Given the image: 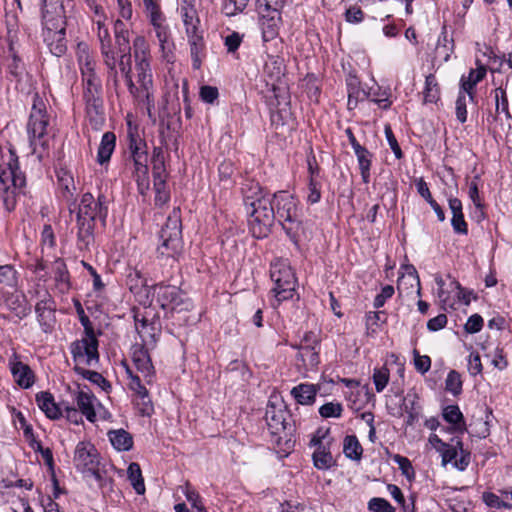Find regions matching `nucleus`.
<instances>
[{
	"label": "nucleus",
	"instance_id": "e2e57ef3",
	"mask_svg": "<svg viewBox=\"0 0 512 512\" xmlns=\"http://www.w3.org/2000/svg\"><path fill=\"white\" fill-rule=\"evenodd\" d=\"M159 43V52L161 54V58L163 61L167 63H173L175 60V45L172 41L171 37L168 39H164L163 42Z\"/></svg>",
	"mask_w": 512,
	"mask_h": 512
},
{
	"label": "nucleus",
	"instance_id": "c03bdc74",
	"mask_svg": "<svg viewBox=\"0 0 512 512\" xmlns=\"http://www.w3.org/2000/svg\"><path fill=\"white\" fill-rule=\"evenodd\" d=\"M423 99L424 103H436L440 99V86L436 76L432 73L425 77Z\"/></svg>",
	"mask_w": 512,
	"mask_h": 512
},
{
	"label": "nucleus",
	"instance_id": "b1692460",
	"mask_svg": "<svg viewBox=\"0 0 512 512\" xmlns=\"http://www.w3.org/2000/svg\"><path fill=\"white\" fill-rule=\"evenodd\" d=\"M9 366L15 382L21 388L28 389L34 384V372L27 364L19 361L16 354L9 360Z\"/></svg>",
	"mask_w": 512,
	"mask_h": 512
},
{
	"label": "nucleus",
	"instance_id": "a211bd4d",
	"mask_svg": "<svg viewBox=\"0 0 512 512\" xmlns=\"http://www.w3.org/2000/svg\"><path fill=\"white\" fill-rule=\"evenodd\" d=\"M320 344L316 336L306 333L299 345L298 358L302 361L306 370H314L320 363Z\"/></svg>",
	"mask_w": 512,
	"mask_h": 512
},
{
	"label": "nucleus",
	"instance_id": "dca6fc26",
	"mask_svg": "<svg viewBox=\"0 0 512 512\" xmlns=\"http://www.w3.org/2000/svg\"><path fill=\"white\" fill-rule=\"evenodd\" d=\"M41 24L42 29H57L66 26V12L63 0H42Z\"/></svg>",
	"mask_w": 512,
	"mask_h": 512
},
{
	"label": "nucleus",
	"instance_id": "4d7b16f0",
	"mask_svg": "<svg viewBox=\"0 0 512 512\" xmlns=\"http://www.w3.org/2000/svg\"><path fill=\"white\" fill-rule=\"evenodd\" d=\"M462 385L461 375L456 370H451L445 380L446 391L458 396L462 393Z\"/></svg>",
	"mask_w": 512,
	"mask_h": 512
},
{
	"label": "nucleus",
	"instance_id": "a18cd8bd",
	"mask_svg": "<svg viewBox=\"0 0 512 512\" xmlns=\"http://www.w3.org/2000/svg\"><path fill=\"white\" fill-rule=\"evenodd\" d=\"M478 180L479 176H475L473 180H471L468 184V196L470 200L473 202L475 209H476V216L478 220L485 219V213H484V202L482 198L480 197L479 188H478Z\"/></svg>",
	"mask_w": 512,
	"mask_h": 512
},
{
	"label": "nucleus",
	"instance_id": "cd10ccee",
	"mask_svg": "<svg viewBox=\"0 0 512 512\" xmlns=\"http://www.w3.org/2000/svg\"><path fill=\"white\" fill-rule=\"evenodd\" d=\"M155 291L157 294V301L164 309L169 307L174 309L181 302L180 290L176 286L158 284L155 285Z\"/></svg>",
	"mask_w": 512,
	"mask_h": 512
},
{
	"label": "nucleus",
	"instance_id": "37998d69",
	"mask_svg": "<svg viewBox=\"0 0 512 512\" xmlns=\"http://www.w3.org/2000/svg\"><path fill=\"white\" fill-rule=\"evenodd\" d=\"M354 153L357 157L362 181L367 184L370 181L372 154L365 147L358 148Z\"/></svg>",
	"mask_w": 512,
	"mask_h": 512
},
{
	"label": "nucleus",
	"instance_id": "ea45409f",
	"mask_svg": "<svg viewBox=\"0 0 512 512\" xmlns=\"http://www.w3.org/2000/svg\"><path fill=\"white\" fill-rule=\"evenodd\" d=\"M131 50L135 62H151L150 45L143 35H137L133 39Z\"/></svg>",
	"mask_w": 512,
	"mask_h": 512
},
{
	"label": "nucleus",
	"instance_id": "1a4fd4ad",
	"mask_svg": "<svg viewBox=\"0 0 512 512\" xmlns=\"http://www.w3.org/2000/svg\"><path fill=\"white\" fill-rule=\"evenodd\" d=\"M270 277L275 284L273 291L279 302L293 297L297 280L286 260L278 259L271 264Z\"/></svg>",
	"mask_w": 512,
	"mask_h": 512
},
{
	"label": "nucleus",
	"instance_id": "8fccbe9b",
	"mask_svg": "<svg viewBox=\"0 0 512 512\" xmlns=\"http://www.w3.org/2000/svg\"><path fill=\"white\" fill-rule=\"evenodd\" d=\"M59 187L61 189L62 197L69 202L74 194L75 186L72 175L65 171L61 170L57 173Z\"/></svg>",
	"mask_w": 512,
	"mask_h": 512
},
{
	"label": "nucleus",
	"instance_id": "473e14b6",
	"mask_svg": "<svg viewBox=\"0 0 512 512\" xmlns=\"http://www.w3.org/2000/svg\"><path fill=\"white\" fill-rule=\"evenodd\" d=\"M54 280L57 289L61 293H66L71 287L70 275L63 259L57 258L53 263Z\"/></svg>",
	"mask_w": 512,
	"mask_h": 512
},
{
	"label": "nucleus",
	"instance_id": "f257e3e1",
	"mask_svg": "<svg viewBox=\"0 0 512 512\" xmlns=\"http://www.w3.org/2000/svg\"><path fill=\"white\" fill-rule=\"evenodd\" d=\"M247 213L250 215L249 225L255 238L266 237L275 220L272 198L265 193L257 182L247 181L242 188Z\"/></svg>",
	"mask_w": 512,
	"mask_h": 512
},
{
	"label": "nucleus",
	"instance_id": "20e7f679",
	"mask_svg": "<svg viewBox=\"0 0 512 512\" xmlns=\"http://www.w3.org/2000/svg\"><path fill=\"white\" fill-rule=\"evenodd\" d=\"M136 70V84L132 80V59L130 60V69L128 74H120L119 79L122 78L125 84L138 103L146 106L147 111L150 113L155 104V89L153 84V74L151 69V62H135Z\"/></svg>",
	"mask_w": 512,
	"mask_h": 512
},
{
	"label": "nucleus",
	"instance_id": "13d9d810",
	"mask_svg": "<svg viewBox=\"0 0 512 512\" xmlns=\"http://www.w3.org/2000/svg\"><path fill=\"white\" fill-rule=\"evenodd\" d=\"M164 96L167 103H174L179 100V79L173 75L165 79Z\"/></svg>",
	"mask_w": 512,
	"mask_h": 512
},
{
	"label": "nucleus",
	"instance_id": "0eeeda50",
	"mask_svg": "<svg viewBox=\"0 0 512 512\" xmlns=\"http://www.w3.org/2000/svg\"><path fill=\"white\" fill-rule=\"evenodd\" d=\"M105 21L106 17L105 15H102L95 17L94 24L96 25V32L100 42V51L107 72L106 87L108 90H113L118 95L119 80L117 70V53L112 44L110 32Z\"/></svg>",
	"mask_w": 512,
	"mask_h": 512
},
{
	"label": "nucleus",
	"instance_id": "4c0bfd02",
	"mask_svg": "<svg viewBox=\"0 0 512 512\" xmlns=\"http://www.w3.org/2000/svg\"><path fill=\"white\" fill-rule=\"evenodd\" d=\"M112 446L118 451H129L133 447V438L124 429L111 430L108 432Z\"/></svg>",
	"mask_w": 512,
	"mask_h": 512
},
{
	"label": "nucleus",
	"instance_id": "f3484780",
	"mask_svg": "<svg viewBox=\"0 0 512 512\" xmlns=\"http://www.w3.org/2000/svg\"><path fill=\"white\" fill-rule=\"evenodd\" d=\"M75 366H94L99 362L98 340L75 341L71 344Z\"/></svg>",
	"mask_w": 512,
	"mask_h": 512
},
{
	"label": "nucleus",
	"instance_id": "2f4dec72",
	"mask_svg": "<svg viewBox=\"0 0 512 512\" xmlns=\"http://www.w3.org/2000/svg\"><path fill=\"white\" fill-rule=\"evenodd\" d=\"M55 303L50 294L45 290L39 302L35 306L38 321L41 325H47L53 317Z\"/></svg>",
	"mask_w": 512,
	"mask_h": 512
},
{
	"label": "nucleus",
	"instance_id": "ddd939ff",
	"mask_svg": "<svg viewBox=\"0 0 512 512\" xmlns=\"http://www.w3.org/2000/svg\"><path fill=\"white\" fill-rule=\"evenodd\" d=\"M115 43L114 46L117 53V70L118 74H128L130 69V60L132 58L129 30L124 22L117 19L114 23Z\"/></svg>",
	"mask_w": 512,
	"mask_h": 512
},
{
	"label": "nucleus",
	"instance_id": "4be33fe9",
	"mask_svg": "<svg viewBox=\"0 0 512 512\" xmlns=\"http://www.w3.org/2000/svg\"><path fill=\"white\" fill-rule=\"evenodd\" d=\"M203 33L204 31L202 29L186 33L190 48L192 67L194 70H199L201 68L202 63L207 56V47Z\"/></svg>",
	"mask_w": 512,
	"mask_h": 512
},
{
	"label": "nucleus",
	"instance_id": "680f3d73",
	"mask_svg": "<svg viewBox=\"0 0 512 512\" xmlns=\"http://www.w3.org/2000/svg\"><path fill=\"white\" fill-rule=\"evenodd\" d=\"M482 500L483 502L490 508H496V509H512V504L509 502L502 501L499 496L492 492H484L482 494Z\"/></svg>",
	"mask_w": 512,
	"mask_h": 512
},
{
	"label": "nucleus",
	"instance_id": "6e6552de",
	"mask_svg": "<svg viewBox=\"0 0 512 512\" xmlns=\"http://www.w3.org/2000/svg\"><path fill=\"white\" fill-rule=\"evenodd\" d=\"M275 218L277 217L290 240L298 246L301 222L295 198L287 192L274 194Z\"/></svg>",
	"mask_w": 512,
	"mask_h": 512
},
{
	"label": "nucleus",
	"instance_id": "5fc2aeb1",
	"mask_svg": "<svg viewBox=\"0 0 512 512\" xmlns=\"http://www.w3.org/2000/svg\"><path fill=\"white\" fill-rule=\"evenodd\" d=\"M452 441H455V445L446 443L442 448H438L443 465L455 460L458 455V450H460L461 453L464 452L463 443L459 438L453 439Z\"/></svg>",
	"mask_w": 512,
	"mask_h": 512
},
{
	"label": "nucleus",
	"instance_id": "052dcab7",
	"mask_svg": "<svg viewBox=\"0 0 512 512\" xmlns=\"http://www.w3.org/2000/svg\"><path fill=\"white\" fill-rule=\"evenodd\" d=\"M343 406L338 402H327L319 408V414L323 418H340Z\"/></svg>",
	"mask_w": 512,
	"mask_h": 512
},
{
	"label": "nucleus",
	"instance_id": "4468645a",
	"mask_svg": "<svg viewBox=\"0 0 512 512\" xmlns=\"http://www.w3.org/2000/svg\"><path fill=\"white\" fill-rule=\"evenodd\" d=\"M128 140L129 150L134 161L137 180L140 181L141 178L142 180H145L148 172L147 144L145 140L140 136L139 130H129Z\"/></svg>",
	"mask_w": 512,
	"mask_h": 512
},
{
	"label": "nucleus",
	"instance_id": "864d4df0",
	"mask_svg": "<svg viewBox=\"0 0 512 512\" xmlns=\"http://www.w3.org/2000/svg\"><path fill=\"white\" fill-rule=\"evenodd\" d=\"M127 473L128 479L131 482V485L133 486L136 493L139 495L144 494L145 485L139 464L135 462L131 463L128 466Z\"/></svg>",
	"mask_w": 512,
	"mask_h": 512
},
{
	"label": "nucleus",
	"instance_id": "bf43d9fd",
	"mask_svg": "<svg viewBox=\"0 0 512 512\" xmlns=\"http://www.w3.org/2000/svg\"><path fill=\"white\" fill-rule=\"evenodd\" d=\"M389 369L385 366L381 368H375L373 372V382L375 389L378 393L382 392L389 382Z\"/></svg>",
	"mask_w": 512,
	"mask_h": 512
},
{
	"label": "nucleus",
	"instance_id": "9b49d317",
	"mask_svg": "<svg viewBox=\"0 0 512 512\" xmlns=\"http://www.w3.org/2000/svg\"><path fill=\"white\" fill-rule=\"evenodd\" d=\"M290 419L289 412L282 405L277 406L269 403L266 408L265 420L269 432L275 437V441L279 444L282 439H287L292 432V425L288 421Z\"/></svg>",
	"mask_w": 512,
	"mask_h": 512
},
{
	"label": "nucleus",
	"instance_id": "f03ea898",
	"mask_svg": "<svg viewBox=\"0 0 512 512\" xmlns=\"http://www.w3.org/2000/svg\"><path fill=\"white\" fill-rule=\"evenodd\" d=\"M108 214L106 197L99 195L97 199L91 193H85L77 209V247L81 251L89 250L94 243V228L97 218L105 221Z\"/></svg>",
	"mask_w": 512,
	"mask_h": 512
},
{
	"label": "nucleus",
	"instance_id": "338daca9",
	"mask_svg": "<svg viewBox=\"0 0 512 512\" xmlns=\"http://www.w3.org/2000/svg\"><path fill=\"white\" fill-rule=\"evenodd\" d=\"M415 369L421 373H427L431 368V358L428 355H420L417 349L413 350Z\"/></svg>",
	"mask_w": 512,
	"mask_h": 512
},
{
	"label": "nucleus",
	"instance_id": "c85d7f7f",
	"mask_svg": "<svg viewBox=\"0 0 512 512\" xmlns=\"http://www.w3.org/2000/svg\"><path fill=\"white\" fill-rule=\"evenodd\" d=\"M28 138L33 153L41 159L49 149L51 136L46 130H28Z\"/></svg>",
	"mask_w": 512,
	"mask_h": 512
},
{
	"label": "nucleus",
	"instance_id": "49530a36",
	"mask_svg": "<svg viewBox=\"0 0 512 512\" xmlns=\"http://www.w3.org/2000/svg\"><path fill=\"white\" fill-rule=\"evenodd\" d=\"M152 174L154 181H157V185L161 186L162 181L166 180V169L164 164V157L162 154V150L159 147H155L153 151V158H152Z\"/></svg>",
	"mask_w": 512,
	"mask_h": 512
},
{
	"label": "nucleus",
	"instance_id": "39448f33",
	"mask_svg": "<svg viewBox=\"0 0 512 512\" xmlns=\"http://www.w3.org/2000/svg\"><path fill=\"white\" fill-rule=\"evenodd\" d=\"M183 249L180 209L174 208L159 232L157 258L176 260Z\"/></svg>",
	"mask_w": 512,
	"mask_h": 512
},
{
	"label": "nucleus",
	"instance_id": "0e129e2a",
	"mask_svg": "<svg viewBox=\"0 0 512 512\" xmlns=\"http://www.w3.org/2000/svg\"><path fill=\"white\" fill-rule=\"evenodd\" d=\"M371 512H396V509L384 498L374 497L368 502Z\"/></svg>",
	"mask_w": 512,
	"mask_h": 512
},
{
	"label": "nucleus",
	"instance_id": "e433bc0d",
	"mask_svg": "<svg viewBox=\"0 0 512 512\" xmlns=\"http://www.w3.org/2000/svg\"><path fill=\"white\" fill-rule=\"evenodd\" d=\"M86 121L90 128H99L104 124L103 100H99V103H86Z\"/></svg>",
	"mask_w": 512,
	"mask_h": 512
},
{
	"label": "nucleus",
	"instance_id": "bb28decb",
	"mask_svg": "<svg viewBox=\"0 0 512 512\" xmlns=\"http://www.w3.org/2000/svg\"><path fill=\"white\" fill-rule=\"evenodd\" d=\"M146 346L147 345L144 344L134 346L132 360L137 370L142 373L144 377H151L154 373V367Z\"/></svg>",
	"mask_w": 512,
	"mask_h": 512
},
{
	"label": "nucleus",
	"instance_id": "de8ad7c7",
	"mask_svg": "<svg viewBox=\"0 0 512 512\" xmlns=\"http://www.w3.org/2000/svg\"><path fill=\"white\" fill-rule=\"evenodd\" d=\"M366 94L367 99L375 102L382 109H388L392 105L390 89H382L377 86L376 88H370Z\"/></svg>",
	"mask_w": 512,
	"mask_h": 512
},
{
	"label": "nucleus",
	"instance_id": "a19ab883",
	"mask_svg": "<svg viewBox=\"0 0 512 512\" xmlns=\"http://www.w3.org/2000/svg\"><path fill=\"white\" fill-rule=\"evenodd\" d=\"M436 283L439 286L438 298L444 310H456L457 298L455 297V290L453 286L449 285L450 289L444 288V281L442 278H437Z\"/></svg>",
	"mask_w": 512,
	"mask_h": 512
},
{
	"label": "nucleus",
	"instance_id": "c756f323",
	"mask_svg": "<svg viewBox=\"0 0 512 512\" xmlns=\"http://www.w3.org/2000/svg\"><path fill=\"white\" fill-rule=\"evenodd\" d=\"M443 419L452 425V431L464 433L466 431V424L463 413L458 405H448L442 410Z\"/></svg>",
	"mask_w": 512,
	"mask_h": 512
},
{
	"label": "nucleus",
	"instance_id": "412c9836",
	"mask_svg": "<svg viewBox=\"0 0 512 512\" xmlns=\"http://www.w3.org/2000/svg\"><path fill=\"white\" fill-rule=\"evenodd\" d=\"M147 18L153 27L155 36L158 42H163L164 39L171 37L170 28L166 24V17L161 11V7L158 2L144 6Z\"/></svg>",
	"mask_w": 512,
	"mask_h": 512
},
{
	"label": "nucleus",
	"instance_id": "79ce46f5",
	"mask_svg": "<svg viewBox=\"0 0 512 512\" xmlns=\"http://www.w3.org/2000/svg\"><path fill=\"white\" fill-rule=\"evenodd\" d=\"M126 283L132 293L138 294L147 286V278L145 277L142 269L135 266L130 268L129 273L127 274Z\"/></svg>",
	"mask_w": 512,
	"mask_h": 512
},
{
	"label": "nucleus",
	"instance_id": "9d476101",
	"mask_svg": "<svg viewBox=\"0 0 512 512\" xmlns=\"http://www.w3.org/2000/svg\"><path fill=\"white\" fill-rule=\"evenodd\" d=\"M281 9L272 0H257V10L260 15V26L264 42L275 39L281 24Z\"/></svg>",
	"mask_w": 512,
	"mask_h": 512
},
{
	"label": "nucleus",
	"instance_id": "393cba45",
	"mask_svg": "<svg viewBox=\"0 0 512 512\" xmlns=\"http://www.w3.org/2000/svg\"><path fill=\"white\" fill-rule=\"evenodd\" d=\"M36 403L40 410L52 420L62 417L63 407L55 402L54 396L47 391H42L36 394Z\"/></svg>",
	"mask_w": 512,
	"mask_h": 512
},
{
	"label": "nucleus",
	"instance_id": "5701e85b",
	"mask_svg": "<svg viewBox=\"0 0 512 512\" xmlns=\"http://www.w3.org/2000/svg\"><path fill=\"white\" fill-rule=\"evenodd\" d=\"M42 36L44 42L53 55L60 57L66 52V26H63V28L59 27L57 29H42Z\"/></svg>",
	"mask_w": 512,
	"mask_h": 512
},
{
	"label": "nucleus",
	"instance_id": "72a5a7b5",
	"mask_svg": "<svg viewBox=\"0 0 512 512\" xmlns=\"http://www.w3.org/2000/svg\"><path fill=\"white\" fill-rule=\"evenodd\" d=\"M95 400L96 398L94 395L84 390H80L76 396V403L81 414L90 422H94L96 420V412L94 408Z\"/></svg>",
	"mask_w": 512,
	"mask_h": 512
},
{
	"label": "nucleus",
	"instance_id": "c9c22d12",
	"mask_svg": "<svg viewBox=\"0 0 512 512\" xmlns=\"http://www.w3.org/2000/svg\"><path fill=\"white\" fill-rule=\"evenodd\" d=\"M116 146V136L112 131H107L101 139L98 147L97 161L100 164L108 162Z\"/></svg>",
	"mask_w": 512,
	"mask_h": 512
},
{
	"label": "nucleus",
	"instance_id": "774afa93",
	"mask_svg": "<svg viewBox=\"0 0 512 512\" xmlns=\"http://www.w3.org/2000/svg\"><path fill=\"white\" fill-rule=\"evenodd\" d=\"M305 92L309 100L318 103L321 96V88L316 79H307L305 83Z\"/></svg>",
	"mask_w": 512,
	"mask_h": 512
},
{
	"label": "nucleus",
	"instance_id": "6ab92c4d",
	"mask_svg": "<svg viewBox=\"0 0 512 512\" xmlns=\"http://www.w3.org/2000/svg\"><path fill=\"white\" fill-rule=\"evenodd\" d=\"M54 125L52 111L48 110L46 101L35 93L32 97V107L27 128H47Z\"/></svg>",
	"mask_w": 512,
	"mask_h": 512
},
{
	"label": "nucleus",
	"instance_id": "f8f14e48",
	"mask_svg": "<svg viewBox=\"0 0 512 512\" xmlns=\"http://www.w3.org/2000/svg\"><path fill=\"white\" fill-rule=\"evenodd\" d=\"M25 184L26 178L20 170L18 157L14 150L9 149L7 162L0 165V191L9 192L12 189H21Z\"/></svg>",
	"mask_w": 512,
	"mask_h": 512
},
{
	"label": "nucleus",
	"instance_id": "09e8293b",
	"mask_svg": "<svg viewBox=\"0 0 512 512\" xmlns=\"http://www.w3.org/2000/svg\"><path fill=\"white\" fill-rule=\"evenodd\" d=\"M343 453L351 460L362 458L363 448L355 435H347L343 441Z\"/></svg>",
	"mask_w": 512,
	"mask_h": 512
},
{
	"label": "nucleus",
	"instance_id": "7c9ffc66",
	"mask_svg": "<svg viewBox=\"0 0 512 512\" xmlns=\"http://www.w3.org/2000/svg\"><path fill=\"white\" fill-rule=\"evenodd\" d=\"M318 388L314 384L301 383L291 390V395L301 405H311L316 400Z\"/></svg>",
	"mask_w": 512,
	"mask_h": 512
},
{
	"label": "nucleus",
	"instance_id": "f704fd0d",
	"mask_svg": "<svg viewBox=\"0 0 512 512\" xmlns=\"http://www.w3.org/2000/svg\"><path fill=\"white\" fill-rule=\"evenodd\" d=\"M454 39L449 36L447 27L443 26L436 44V54L442 57L443 62H448L454 52Z\"/></svg>",
	"mask_w": 512,
	"mask_h": 512
},
{
	"label": "nucleus",
	"instance_id": "aec40b11",
	"mask_svg": "<svg viewBox=\"0 0 512 512\" xmlns=\"http://www.w3.org/2000/svg\"><path fill=\"white\" fill-rule=\"evenodd\" d=\"M135 329L144 345L154 346L159 338L161 327L159 319H148L145 315L134 314Z\"/></svg>",
	"mask_w": 512,
	"mask_h": 512
},
{
	"label": "nucleus",
	"instance_id": "58836bf2",
	"mask_svg": "<svg viewBox=\"0 0 512 512\" xmlns=\"http://www.w3.org/2000/svg\"><path fill=\"white\" fill-rule=\"evenodd\" d=\"M130 376L129 388L134 391L143 401L142 414H149V410L152 409L151 401L149 398L148 390L142 385L140 378L137 375H133L130 370L127 371Z\"/></svg>",
	"mask_w": 512,
	"mask_h": 512
},
{
	"label": "nucleus",
	"instance_id": "423d86ee",
	"mask_svg": "<svg viewBox=\"0 0 512 512\" xmlns=\"http://www.w3.org/2000/svg\"><path fill=\"white\" fill-rule=\"evenodd\" d=\"M77 61L81 74L82 95L85 103H99V100H103L102 81L96 72L97 62L89 53L87 46L79 45Z\"/></svg>",
	"mask_w": 512,
	"mask_h": 512
},
{
	"label": "nucleus",
	"instance_id": "69168bd1",
	"mask_svg": "<svg viewBox=\"0 0 512 512\" xmlns=\"http://www.w3.org/2000/svg\"><path fill=\"white\" fill-rule=\"evenodd\" d=\"M495 98H496V112L498 117H500L501 113L505 115L506 118L510 117L508 111V99L505 90L502 88H497L495 90Z\"/></svg>",
	"mask_w": 512,
	"mask_h": 512
},
{
	"label": "nucleus",
	"instance_id": "7ed1b4c3",
	"mask_svg": "<svg viewBox=\"0 0 512 512\" xmlns=\"http://www.w3.org/2000/svg\"><path fill=\"white\" fill-rule=\"evenodd\" d=\"M73 463L86 478H94L101 489L111 488L113 480L108 475L112 466L103 461L96 447L88 441L79 442L74 451Z\"/></svg>",
	"mask_w": 512,
	"mask_h": 512
},
{
	"label": "nucleus",
	"instance_id": "6e6d98bb",
	"mask_svg": "<svg viewBox=\"0 0 512 512\" xmlns=\"http://www.w3.org/2000/svg\"><path fill=\"white\" fill-rule=\"evenodd\" d=\"M250 0H224L221 11L228 17L242 13L248 6Z\"/></svg>",
	"mask_w": 512,
	"mask_h": 512
},
{
	"label": "nucleus",
	"instance_id": "603ef678",
	"mask_svg": "<svg viewBox=\"0 0 512 512\" xmlns=\"http://www.w3.org/2000/svg\"><path fill=\"white\" fill-rule=\"evenodd\" d=\"M74 370L77 374L81 375L84 379L101 387L102 390L108 391L111 388V384L106 380L102 374L96 371L87 370L84 367L75 366Z\"/></svg>",
	"mask_w": 512,
	"mask_h": 512
},
{
	"label": "nucleus",
	"instance_id": "2eb2a0df",
	"mask_svg": "<svg viewBox=\"0 0 512 512\" xmlns=\"http://www.w3.org/2000/svg\"><path fill=\"white\" fill-rule=\"evenodd\" d=\"M329 432V429H317L309 443L310 446L316 447L312 459L314 466L319 470H327L334 463L333 456L329 449L330 441H325Z\"/></svg>",
	"mask_w": 512,
	"mask_h": 512
},
{
	"label": "nucleus",
	"instance_id": "a878e982",
	"mask_svg": "<svg viewBox=\"0 0 512 512\" xmlns=\"http://www.w3.org/2000/svg\"><path fill=\"white\" fill-rule=\"evenodd\" d=\"M346 87L348 93L347 105L350 110L356 108L360 101L367 99V91L361 86L360 79L351 72L346 77Z\"/></svg>",
	"mask_w": 512,
	"mask_h": 512
},
{
	"label": "nucleus",
	"instance_id": "3c124183",
	"mask_svg": "<svg viewBox=\"0 0 512 512\" xmlns=\"http://www.w3.org/2000/svg\"><path fill=\"white\" fill-rule=\"evenodd\" d=\"M180 16L185 28V34L201 29V21L197 9L180 10Z\"/></svg>",
	"mask_w": 512,
	"mask_h": 512
}]
</instances>
